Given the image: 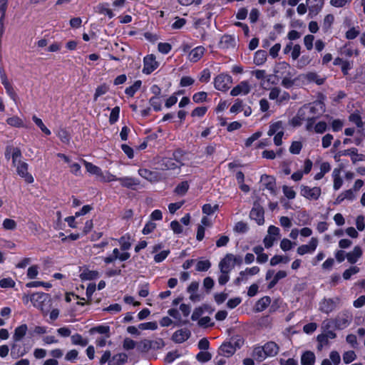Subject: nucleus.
<instances>
[{
    "instance_id": "39",
    "label": "nucleus",
    "mask_w": 365,
    "mask_h": 365,
    "mask_svg": "<svg viewBox=\"0 0 365 365\" xmlns=\"http://www.w3.org/2000/svg\"><path fill=\"white\" fill-rule=\"evenodd\" d=\"M71 339L73 345H79L82 347L87 346L88 344V340L87 339L83 338L79 334H75L72 335Z\"/></svg>"
},
{
    "instance_id": "35",
    "label": "nucleus",
    "mask_w": 365,
    "mask_h": 365,
    "mask_svg": "<svg viewBox=\"0 0 365 365\" xmlns=\"http://www.w3.org/2000/svg\"><path fill=\"white\" fill-rule=\"evenodd\" d=\"M319 169L320 171L314 177L316 180H321L326 173H329L331 170V165L328 162H323L320 164Z\"/></svg>"
},
{
    "instance_id": "64",
    "label": "nucleus",
    "mask_w": 365,
    "mask_h": 365,
    "mask_svg": "<svg viewBox=\"0 0 365 365\" xmlns=\"http://www.w3.org/2000/svg\"><path fill=\"white\" fill-rule=\"evenodd\" d=\"M282 191H283L284 195L289 200H292V199L295 198V197H296V192L292 187L284 185L282 187Z\"/></svg>"
},
{
    "instance_id": "30",
    "label": "nucleus",
    "mask_w": 365,
    "mask_h": 365,
    "mask_svg": "<svg viewBox=\"0 0 365 365\" xmlns=\"http://www.w3.org/2000/svg\"><path fill=\"white\" fill-rule=\"evenodd\" d=\"M128 356L124 353H119L113 356L109 361V365H121L127 361Z\"/></svg>"
},
{
    "instance_id": "29",
    "label": "nucleus",
    "mask_w": 365,
    "mask_h": 365,
    "mask_svg": "<svg viewBox=\"0 0 365 365\" xmlns=\"http://www.w3.org/2000/svg\"><path fill=\"white\" fill-rule=\"evenodd\" d=\"M99 277L100 273L97 270L85 269L80 274L82 280H93L98 279Z\"/></svg>"
},
{
    "instance_id": "17",
    "label": "nucleus",
    "mask_w": 365,
    "mask_h": 365,
    "mask_svg": "<svg viewBox=\"0 0 365 365\" xmlns=\"http://www.w3.org/2000/svg\"><path fill=\"white\" fill-rule=\"evenodd\" d=\"M351 317L349 314H343L337 316L334 319V327L338 329H344L351 322Z\"/></svg>"
},
{
    "instance_id": "14",
    "label": "nucleus",
    "mask_w": 365,
    "mask_h": 365,
    "mask_svg": "<svg viewBox=\"0 0 365 365\" xmlns=\"http://www.w3.org/2000/svg\"><path fill=\"white\" fill-rule=\"evenodd\" d=\"M342 171L341 167L336 168L332 171L331 177L333 179V189L334 190H339L343 185Z\"/></svg>"
},
{
    "instance_id": "18",
    "label": "nucleus",
    "mask_w": 365,
    "mask_h": 365,
    "mask_svg": "<svg viewBox=\"0 0 365 365\" xmlns=\"http://www.w3.org/2000/svg\"><path fill=\"white\" fill-rule=\"evenodd\" d=\"M218 46L221 49H229L235 48V38L231 35H224L221 37Z\"/></svg>"
},
{
    "instance_id": "58",
    "label": "nucleus",
    "mask_w": 365,
    "mask_h": 365,
    "mask_svg": "<svg viewBox=\"0 0 365 365\" xmlns=\"http://www.w3.org/2000/svg\"><path fill=\"white\" fill-rule=\"evenodd\" d=\"M262 135V132L261 131H257L255 133H253L250 137H249L245 142V145L247 148L250 147L252 143L259 139Z\"/></svg>"
},
{
    "instance_id": "62",
    "label": "nucleus",
    "mask_w": 365,
    "mask_h": 365,
    "mask_svg": "<svg viewBox=\"0 0 365 365\" xmlns=\"http://www.w3.org/2000/svg\"><path fill=\"white\" fill-rule=\"evenodd\" d=\"M150 104L153 108L155 111H160L162 108L161 101L157 96L150 98Z\"/></svg>"
},
{
    "instance_id": "27",
    "label": "nucleus",
    "mask_w": 365,
    "mask_h": 365,
    "mask_svg": "<svg viewBox=\"0 0 365 365\" xmlns=\"http://www.w3.org/2000/svg\"><path fill=\"white\" fill-rule=\"evenodd\" d=\"M302 79L308 83L314 82L317 85H322L324 83V78H321L314 72H309L303 75Z\"/></svg>"
},
{
    "instance_id": "26",
    "label": "nucleus",
    "mask_w": 365,
    "mask_h": 365,
    "mask_svg": "<svg viewBox=\"0 0 365 365\" xmlns=\"http://www.w3.org/2000/svg\"><path fill=\"white\" fill-rule=\"evenodd\" d=\"M118 181L120 182L123 187L126 188H133L134 186L140 184L138 180L132 177L118 178Z\"/></svg>"
},
{
    "instance_id": "40",
    "label": "nucleus",
    "mask_w": 365,
    "mask_h": 365,
    "mask_svg": "<svg viewBox=\"0 0 365 365\" xmlns=\"http://www.w3.org/2000/svg\"><path fill=\"white\" fill-rule=\"evenodd\" d=\"M141 85V81L138 80L135 81L132 86L127 87L125 88V93L130 97H133L135 94V93L140 88Z\"/></svg>"
},
{
    "instance_id": "41",
    "label": "nucleus",
    "mask_w": 365,
    "mask_h": 365,
    "mask_svg": "<svg viewBox=\"0 0 365 365\" xmlns=\"http://www.w3.org/2000/svg\"><path fill=\"white\" fill-rule=\"evenodd\" d=\"M267 60V53L264 51L259 50L255 53L254 63L260 66L262 65Z\"/></svg>"
},
{
    "instance_id": "28",
    "label": "nucleus",
    "mask_w": 365,
    "mask_h": 365,
    "mask_svg": "<svg viewBox=\"0 0 365 365\" xmlns=\"http://www.w3.org/2000/svg\"><path fill=\"white\" fill-rule=\"evenodd\" d=\"M315 359L314 352L307 351L302 355L301 364L302 365H314L315 363Z\"/></svg>"
},
{
    "instance_id": "13",
    "label": "nucleus",
    "mask_w": 365,
    "mask_h": 365,
    "mask_svg": "<svg viewBox=\"0 0 365 365\" xmlns=\"http://www.w3.org/2000/svg\"><path fill=\"white\" fill-rule=\"evenodd\" d=\"M260 181L265 189L269 190L270 193L275 194L276 181L273 176L268 175H262Z\"/></svg>"
},
{
    "instance_id": "31",
    "label": "nucleus",
    "mask_w": 365,
    "mask_h": 365,
    "mask_svg": "<svg viewBox=\"0 0 365 365\" xmlns=\"http://www.w3.org/2000/svg\"><path fill=\"white\" fill-rule=\"evenodd\" d=\"M123 252H127L131 247L130 237L129 235H123L119 239L116 240Z\"/></svg>"
},
{
    "instance_id": "46",
    "label": "nucleus",
    "mask_w": 365,
    "mask_h": 365,
    "mask_svg": "<svg viewBox=\"0 0 365 365\" xmlns=\"http://www.w3.org/2000/svg\"><path fill=\"white\" fill-rule=\"evenodd\" d=\"M111 255L115 256V259H118L120 262L126 261L130 257V254L128 252H120L118 248H115Z\"/></svg>"
},
{
    "instance_id": "22",
    "label": "nucleus",
    "mask_w": 365,
    "mask_h": 365,
    "mask_svg": "<svg viewBox=\"0 0 365 365\" xmlns=\"http://www.w3.org/2000/svg\"><path fill=\"white\" fill-rule=\"evenodd\" d=\"M198 287V282H192L187 289V292L190 294V299L193 302H199L201 300L200 295L197 294Z\"/></svg>"
},
{
    "instance_id": "16",
    "label": "nucleus",
    "mask_w": 365,
    "mask_h": 365,
    "mask_svg": "<svg viewBox=\"0 0 365 365\" xmlns=\"http://www.w3.org/2000/svg\"><path fill=\"white\" fill-rule=\"evenodd\" d=\"M236 350V345L232 344L231 342H225L220 346L218 352L221 356L230 357L235 354Z\"/></svg>"
},
{
    "instance_id": "47",
    "label": "nucleus",
    "mask_w": 365,
    "mask_h": 365,
    "mask_svg": "<svg viewBox=\"0 0 365 365\" xmlns=\"http://www.w3.org/2000/svg\"><path fill=\"white\" fill-rule=\"evenodd\" d=\"M99 180L104 182H110L113 181H118V178L108 171H102L101 175L99 176Z\"/></svg>"
},
{
    "instance_id": "43",
    "label": "nucleus",
    "mask_w": 365,
    "mask_h": 365,
    "mask_svg": "<svg viewBox=\"0 0 365 365\" xmlns=\"http://www.w3.org/2000/svg\"><path fill=\"white\" fill-rule=\"evenodd\" d=\"M189 189V184L187 181H182L178 184L175 188V193L180 196H183L186 194Z\"/></svg>"
},
{
    "instance_id": "6",
    "label": "nucleus",
    "mask_w": 365,
    "mask_h": 365,
    "mask_svg": "<svg viewBox=\"0 0 365 365\" xmlns=\"http://www.w3.org/2000/svg\"><path fill=\"white\" fill-rule=\"evenodd\" d=\"M159 66V63L153 54H148L143 58V73L149 75Z\"/></svg>"
},
{
    "instance_id": "48",
    "label": "nucleus",
    "mask_w": 365,
    "mask_h": 365,
    "mask_svg": "<svg viewBox=\"0 0 365 365\" xmlns=\"http://www.w3.org/2000/svg\"><path fill=\"white\" fill-rule=\"evenodd\" d=\"M162 162L164 168L167 170H173L178 167V163L173 158H164Z\"/></svg>"
},
{
    "instance_id": "34",
    "label": "nucleus",
    "mask_w": 365,
    "mask_h": 365,
    "mask_svg": "<svg viewBox=\"0 0 365 365\" xmlns=\"http://www.w3.org/2000/svg\"><path fill=\"white\" fill-rule=\"evenodd\" d=\"M282 131H284L283 123L282 121H277L269 125L267 134L269 136H272L275 133H282Z\"/></svg>"
},
{
    "instance_id": "10",
    "label": "nucleus",
    "mask_w": 365,
    "mask_h": 365,
    "mask_svg": "<svg viewBox=\"0 0 365 365\" xmlns=\"http://www.w3.org/2000/svg\"><path fill=\"white\" fill-rule=\"evenodd\" d=\"M48 295L43 292H36L31 294V303L37 309L43 310L44 303L48 301Z\"/></svg>"
},
{
    "instance_id": "37",
    "label": "nucleus",
    "mask_w": 365,
    "mask_h": 365,
    "mask_svg": "<svg viewBox=\"0 0 365 365\" xmlns=\"http://www.w3.org/2000/svg\"><path fill=\"white\" fill-rule=\"evenodd\" d=\"M138 174L143 178L149 181H155L157 179V174L155 172L150 171L145 168H140L138 170Z\"/></svg>"
},
{
    "instance_id": "23",
    "label": "nucleus",
    "mask_w": 365,
    "mask_h": 365,
    "mask_svg": "<svg viewBox=\"0 0 365 365\" xmlns=\"http://www.w3.org/2000/svg\"><path fill=\"white\" fill-rule=\"evenodd\" d=\"M28 331V327L26 324H23L20 326H18L15 328L14 332L13 334V340L14 342L20 341L24 336L26 335Z\"/></svg>"
},
{
    "instance_id": "52",
    "label": "nucleus",
    "mask_w": 365,
    "mask_h": 365,
    "mask_svg": "<svg viewBox=\"0 0 365 365\" xmlns=\"http://www.w3.org/2000/svg\"><path fill=\"white\" fill-rule=\"evenodd\" d=\"M233 230L235 232L243 234L248 231L249 227L247 223L240 221L235 224Z\"/></svg>"
},
{
    "instance_id": "60",
    "label": "nucleus",
    "mask_w": 365,
    "mask_h": 365,
    "mask_svg": "<svg viewBox=\"0 0 365 365\" xmlns=\"http://www.w3.org/2000/svg\"><path fill=\"white\" fill-rule=\"evenodd\" d=\"M38 267L37 265H32L27 269L26 276L29 279H36L38 274Z\"/></svg>"
},
{
    "instance_id": "45",
    "label": "nucleus",
    "mask_w": 365,
    "mask_h": 365,
    "mask_svg": "<svg viewBox=\"0 0 365 365\" xmlns=\"http://www.w3.org/2000/svg\"><path fill=\"white\" fill-rule=\"evenodd\" d=\"M32 120L44 134H46V135H51V130L44 125L43 122L41 118H38L36 115H34L32 117Z\"/></svg>"
},
{
    "instance_id": "56",
    "label": "nucleus",
    "mask_w": 365,
    "mask_h": 365,
    "mask_svg": "<svg viewBox=\"0 0 365 365\" xmlns=\"http://www.w3.org/2000/svg\"><path fill=\"white\" fill-rule=\"evenodd\" d=\"M108 91V87L106 84L101 85L98 86L96 89L95 93H94V101H97V99L106 94Z\"/></svg>"
},
{
    "instance_id": "51",
    "label": "nucleus",
    "mask_w": 365,
    "mask_h": 365,
    "mask_svg": "<svg viewBox=\"0 0 365 365\" xmlns=\"http://www.w3.org/2000/svg\"><path fill=\"white\" fill-rule=\"evenodd\" d=\"M219 209L218 205H212L210 204H205L202 207V213L207 215H212Z\"/></svg>"
},
{
    "instance_id": "42",
    "label": "nucleus",
    "mask_w": 365,
    "mask_h": 365,
    "mask_svg": "<svg viewBox=\"0 0 365 365\" xmlns=\"http://www.w3.org/2000/svg\"><path fill=\"white\" fill-rule=\"evenodd\" d=\"M6 123L8 125L15 128H23L24 127V121L19 117L14 115L7 118Z\"/></svg>"
},
{
    "instance_id": "53",
    "label": "nucleus",
    "mask_w": 365,
    "mask_h": 365,
    "mask_svg": "<svg viewBox=\"0 0 365 365\" xmlns=\"http://www.w3.org/2000/svg\"><path fill=\"white\" fill-rule=\"evenodd\" d=\"M342 358L344 362L348 364L356 360V354L354 351H347L343 354Z\"/></svg>"
},
{
    "instance_id": "24",
    "label": "nucleus",
    "mask_w": 365,
    "mask_h": 365,
    "mask_svg": "<svg viewBox=\"0 0 365 365\" xmlns=\"http://www.w3.org/2000/svg\"><path fill=\"white\" fill-rule=\"evenodd\" d=\"M362 255V250L359 246H355L353 250L346 255V259L351 264L356 263Z\"/></svg>"
},
{
    "instance_id": "54",
    "label": "nucleus",
    "mask_w": 365,
    "mask_h": 365,
    "mask_svg": "<svg viewBox=\"0 0 365 365\" xmlns=\"http://www.w3.org/2000/svg\"><path fill=\"white\" fill-rule=\"evenodd\" d=\"M360 33L359 27H351L345 34V37L348 40L356 38Z\"/></svg>"
},
{
    "instance_id": "8",
    "label": "nucleus",
    "mask_w": 365,
    "mask_h": 365,
    "mask_svg": "<svg viewBox=\"0 0 365 365\" xmlns=\"http://www.w3.org/2000/svg\"><path fill=\"white\" fill-rule=\"evenodd\" d=\"M252 86L247 81H242L230 91L232 96H245L251 91Z\"/></svg>"
},
{
    "instance_id": "61",
    "label": "nucleus",
    "mask_w": 365,
    "mask_h": 365,
    "mask_svg": "<svg viewBox=\"0 0 365 365\" xmlns=\"http://www.w3.org/2000/svg\"><path fill=\"white\" fill-rule=\"evenodd\" d=\"M2 226L5 230H14L16 228V222L12 219L6 218L3 221Z\"/></svg>"
},
{
    "instance_id": "4",
    "label": "nucleus",
    "mask_w": 365,
    "mask_h": 365,
    "mask_svg": "<svg viewBox=\"0 0 365 365\" xmlns=\"http://www.w3.org/2000/svg\"><path fill=\"white\" fill-rule=\"evenodd\" d=\"M322 190L319 187H311L307 185L300 186V195L309 200H317L319 198Z\"/></svg>"
},
{
    "instance_id": "5",
    "label": "nucleus",
    "mask_w": 365,
    "mask_h": 365,
    "mask_svg": "<svg viewBox=\"0 0 365 365\" xmlns=\"http://www.w3.org/2000/svg\"><path fill=\"white\" fill-rule=\"evenodd\" d=\"M14 166L16 168L17 174L21 178H24L27 183L31 184L34 182V179L32 175L28 172V163L21 160H19L16 165H14Z\"/></svg>"
},
{
    "instance_id": "33",
    "label": "nucleus",
    "mask_w": 365,
    "mask_h": 365,
    "mask_svg": "<svg viewBox=\"0 0 365 365\" xmlns=\"http://www.w3.org/2000/svg\"><path fill=\"white\" fill-rule=\"evenodd\" d=\"M252 356L258 361H262L266 358H267L264 346H258L255 347Z\"/></svg>"
},
{
    "instance_id": "15",
    "label": "nucleus",
    "mask_w": 365,
    "mask_h": 365,
    "mask_svg": "<svg viewBox=\"0 0 365 365\" xmlns=\"http://www.w3.org/2000/svg\"><path fill=\"white\" fill-rule=\"evenodd\" d=\"M28 352V349L21 344L14 342L11 344V356L14 359H17L26 355Z\"/></svg>"
},
{
    "instance_id": "7",
    "label": "nucleus",
    "mask_w": 365,
    "mask_h": 365,
    "mask_svg": "<svg viewBox=\"0 0 365 365\" xmlns=\"http://www.w3.org/2000/svg\"><path fill=\"white\" fill-rule=\"evenodd\" d=\"M264 215L263 207L259 204L255 202L250 212V219L255 220L257 225H262L264 223Z\"/></svg>"
},
{
    "instance_id": "36",
    "label": "nucleus",
    "mask_w": 365,
    "mask_h": 365,
    "mask_svg": "<svg viewBox=\"0 0 365 365\" xmlns=\"http://www.w3.org/2000/svg\"><path fill=\"white\" fill-rule=\"evenodd\" d=\"M83 164L87 172L89 173L90 174L94 175L98 178H99L100 175H101L102 170L99 167L86 160H83Z\"/></svg>"
},
{
    "instance_id": "1",
    "label": "nucleus",
    "mask_w": 365,
    "mask_h": 365,
    "mask_svg": "<svg viewBox=\"0 0 365 365\" xmlns=\"http://www.w3.org/2000/svg\"><path fill=\"white\" fill-rule=\"evenodd\" d=\"M325 110V106L321 101H316L301 107L291 120L293 126H299L305 120H315Z\"/></svg>"
},
{
    "instance_id": "2",
    "label": "nucleus",
    "mask_w": 365,
    "mask_h": 365,
    "mask_svg": "<svg viewBox=\"0 0 365 365\" xmlns=\"http://www.w3.org/2000/svg\"><path fill=\"white\" fill-rule=\"evenodd\" d=\"M280 230L274 225L269 226L267 229V234L263 240V243L266 248H270L273 246L274 243L279 238Z\"/></svg>"
},
{
    "instance_id": "20",
    "label": "nucleus",
    "mask_w": 365,
    "mask_h": 365,
    "mask_svg": "<svg viewBox=\"0 0 365 365\" xmlns=\"http://www.w3.org/2000/svg\"><path fill=\"white\" fill-rule=\"evenodd\" d=\"M291 73L289 65L285 62L279 63L274 69L275 76L278 78H282Z\"/></svg>"
},
{
    "instance_id": "63",
    "label": "nucleus",
    "mask_w": 365,
    "mask_h": 365,
    "mask_svg": "<svg viewBox=\"0 0 365 365\" xmlns=\"http://www.w3.org/2000/svg\"><path fill=\"white\" fill-rule=\"evenodd\" d=\"M207 94L206 92L200 91L195 93L192 96V100L195 103H199L206 101Z\"/></svg>"
},
{
    "instance_id": "21",
    "label": "nucleus",
    "mask_w": 365,
    "mask_h": 365,
    "mask_svg": "<svg viewBox=\"0 0 365 365\" xmlns=\"http://www.w3.org/2000/svg\"><path fill=\"white\" fill-rule=\"evenodd\" d=\"M232 254H227L220 262L219 268L220 271H228L234 268L233 262L232 261Z\"/></svg>"
},
{
    "instance_id": "59",
    "label": "nucleus",
    "mask_w": 365,
    "mask_h": 365,
    "mask_svg": "<svg viewBox=\"0 0 365 365\" xmlns=\"http://www.w3.org/2000/svg\"><path fill=\"white\" fill-rule=\"evenodd\" d=\"M302 148V144L299 141H294L289 147V152L294 155H298L300 153Z\"/></svg>"
},
{
    "instance_id": "38",
    "label": "nucleus",
    "mask_w": 365,
    "mask_h": 365,
    "mask_svg": "<svg viewBox=\"0 0 365 365\" xmlns=\"http://www.w3.org/2000/svg\"><path fill=\"white\" fill-rule=\"evenodd\" d=\"M96 11L108 16L110 19L114 16V14L111 9L108 8V4H100L96 7Z\"/></svg>"
},
{
    "instance_id": "50",
    "label": "nucleus",
    "mask_w": 365,
    "mask_h": 365,
    "mask_svg": "<svg viewBox=\"0 0 365 365\" xmlns=\"http://www.w3.org/2000/svg\"><path fill=\"white\" fill-rule=\"evenodd\" d=\"M293 73L287 74L286 76L282 78V86L285 88H290L294 83V80L292 78Z\"/></svg>"
},
{
    "instance_id": "49",
    "label": "nucleus",
    "mask_w": 365,
    "mask_h": 365,
    "mask_svg": "<svg viewBox=\"0 0 365 365\" xmlns=\"http://www.w3.org/2000/svg\"><path fill=\"white\" fill-rule=\"evenodd\" d=\"M211 267V263L208 259L200 260L197 262L196 270L198 272L207 271Z\"/></svg>"
},
{
    "instance_id": "3",
    "label": "nucleus",
    "mask_w": 365,
    "mask_h": 365,
    "mask_svg": "<svg viewBox=\"0 0 365 365\" xmlns=\"http://www.w3.org/2000/svg\"><path fill=\"white\" fill-rule=\"evenodd\" d=\"M232 81V78L230 75L220 73L215 78L214 86L218 91H226L229 89Z\"/></svg>"
},
{
    "instance_id": "19",
    "label": "nucleus",
    "mask_w": 365,
    "mask_h": 365,
    "mask_svg": "<svg viewBox=\"0 0 365 365\" xmlns=\"http://www.w3.org/2000/svg\"><path fill=\"white\" fill-rule=\"evenodd\" d=\"M190 336V331L187 329H180L174 332L172 339L176 343H182Z\"/></svg>"
},
{
    "instance_id": "11",
    "label": "nucleus",
    "mask_w": 365,
    "mask_h": 365,
    "mask_svg": "<svg viewBox=\"0 0 365 365\" xmlns=\"http://www.w3.org/2000/svg\"><path fill=\"white\" fill-rule=\"evenodd\" d=\"M337 302H339L338 298L336 300L333 299H324L319 303V310L323 313L329 314L335 309Z\"/></svg>"
},
{
    "instance_id": "12",
    "label": "nucleus",
    "mask_w": 365,
    "mask_h": 365,
    "mask_svg": "<svg viewBox=\"0 0 365 365\" xmlns=\"http://www.w3.org/2000/svg\"><path fill=\"white\" fill-rule=\"evenodd\" d=\"M206 52V48L202 46H198L195 48L191 49L188 53L187 59L192 63H196L200 61L205 53Z\"/></svg>"
},
{
    "instance_id": "44",
    "label": "nucleus",
    "mask_w": 365,
    "mask_h": 365,
    "mask_svg": "<svg viewBox=\"0 0 365 365\" xmlns=\"http://www.w3.org/2000/svg\"><path fill=\"white\" fill-rule=\"evenodd\" d=\"M334 21V16L333 14H327L324 16L322 24V29L324 32L328 31Z\"/></svg>"
},
{
    "instance_id": "32",
    "label": "nucleus",
    "mask_w": 365,
    "mask_h": 365,
    "mask_svg": "<svg viewBox=\"0 0 365 365\" xmlns=\"http://www.w3.org/2000/svg\"><path fill=\"white\" fill-rule=\"evenodd\" d=\"M271 303L269 297L265 296L259 299L255 304V310L257 312L264 311Z\"/></svg>"
},
{
    "instance_id": "9",
    "label": "nucleus",
    "mask_w": 365,
    "mask_h": 365,
    "mask_svg": "<svg viewBox=\"0 0 365 365\" xmlns=\"http://www.w3.org/2000/svg\"><path fill=\"white\" fill-rule=\"evenodd\" d=\"M318 246V240L316 237H312L308 245H300L297 248V253L299 255L313 253Z\"/></svg>"
},
{
    "instance_id": "25",
    "label": "nucleus",
    "mask_w": 365,
    "mask_h": 365,
    "mask_svg": "<svg viewBox=\"0 0 365 365\" xmlns=\"http://www.w3.org/2000/svg\"><path fill=\"white\" fill-rule=\"evenodd\" d=\"M264 351L267 357L276 356L279 352V346L274 341H268L264 345Z\"/></svg>"
},
{
    "instance_id": "57",
    "label": "nucleus",
    "mask_w": 365,
    "mask_h": 365,
    "mask_svg": "<svg viewBox=\"0 0 365 365\" xmlns=\"http://www.w3.org/2000/svg\"><path fill=\"white\" fill-rule=\"evenodd\" d=\"M359 270V268L356 266L351 267L344 272L343 278L346 280L349 279L352 275L357 274Z\"/></svg>"
},
{
    "instance_id": "55",
    "label": "nucleus",
    "mask_w": 365,
    "mask_h": 365,
    "mask_svg": "<svg viewBox=\"0 0 365 365\" xmlns=\"http://www.w3.org/2000/svg\"><path fill=\"white\" fill-rule=\"evenodd\" d=\"M120 108L118 106L114 107L110 112L109 117V122L110 124H114L119 119Z\"/></svg>"
}]
</instances>
